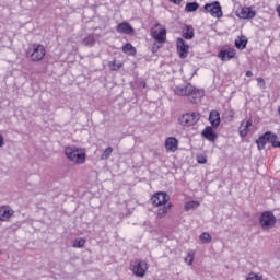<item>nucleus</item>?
Listing matches in <instances>:
<instances>
[{"instance_id": "1", "label": "nucleus", "mask_w": 280, "mask_h": 280, "mask_svg": "<svg viewBox=\"0 0 280 280\" xmlns=\"http://www.w3.org/2000/svg\"><path fill=\"white\" fill-rule=\"evenodd\" d=\"M151 202L153 207H162L158 209V218H165L166 213H170V210L172 209V203H167L170 202V195L164 191H158L153 194L151 197Z\"/></svg>"}, {"instance_id": "2", "label": "nucleus", "mask_w": 280, "mask_h": 280, "mask_svg": "<svg viewBox=\"0 0 280 280\" xmlns=\"http://www.w3.org/2000/svg\"><path fill=\"white\" fill-rule=\"evenodd\" d=\"M65 154L71 163L74 165H84L86 163V149L80 147H66Z\"/></svg>"}, {"instance_id": "3", "label": "nucleus", "mask_w": 280, "mask_h": 280, "mask_svg": "<svg viewBox=\"0 0 280 280\" xmlns=\"http://www.w3.org/2000/svg\"><path fill=\"white\" fill-rule=\"evenodd\" d=\"M279 136L272 133V131H266L264 135L259 136L256 140V145L258 150H266V144L271 143L273 148H280V141H278Z\"/></svg>"}, {"instance_id": "4", "label": "nucleus", "mask_w": 280, "mask_h": 280, "mask_svg": "<svg viewBox=\"0 0 280 280\" xmlns=\"http://www.w3.org/2000/svg\"><path fill=\"white\" fill-rule=\"evenodd\" d=\"M47 54V50L45 49V46L42 44H32L28 46L26 56L30 58L31 62H40L43 58H45Z\"/></svg>"}, {"instance_id": "5", "label": "nucleus", "mask_w": 280, "mask_h": 280, "mask_svg": "<svg viewBox=\"0 0 280 280\" xmlns=\"http://www.w3.org/2000/svg\"><path fill=\"white\" fill-rule=\"evenodd\" d=\"M152 38L160 45H163L167 40V30L161 24H155L150 32Z\"/></svg>"}, {"instance_id": "6", "label": "nucleus", "mask_w": 280, "mask_h": 280, "mask_svg": "<svg viewBox=\"0 0 280 280\" xmlns=\"http://www.w3.org/2000/svg\"><path fill=\"white\" fill-rule=\"evenodd\" d=\"M203 10H205L206 14L212 15L213 19H222V16H224V13L222 12V5L220 4V1L206 3L203 5Z\"/></svg>"}, {"instance_id": "7", "label": "nucleus", "mask_w": 280, "mask_h": 280, "mask_svg": "<svg viewBox=\"0 0 280 280\" xmlns=\"http://www.w3.org/2000/svg\"><path fill=\"white\" fill-rule=\"evenodd\" d=\"M200 120V114L197 112L186 113L178 118L180 126L189 128V126H196Z\"/></svg>"}, {"instance_id": "8", "label": "nucleus", "mask_w": 280, "mask_h": 280, "mask_svg": "<svg viewBox=\"0 0 280 280\" xmlns=\"http://www.w3.org/2000/svg\"><path fill=\"white\" fill-rule=\"evenodd\" d=\"M276 224L277 218H275V214H272V212L266 211L260 215V226L261 229H264V231L275 229Z\"/></svg>"}, {"instance_id": "9", "label": "nucleus", "mask_w": 280, "mask_h": 280, "mask_svg": "<svg viewBox=\"0 0 280 280\" xmlns=\"http://www.w3.org/2000/svg\"><path fill=\"white\" fill-rule=\"evenodd\" d=\"M198 93H200V91L191 84H187L186 86L175 88V95H179L180 97H187L189 95H198Z\"/></svg>"}, {"instance_id": "10", "label": "nucleus", "mask_w": 280, "mask_h": 280, "mask_svg": "<svg viewBox=\"0 0 280 280\" xmlns=\"http://www.w3.org/2000/svg\"><path fill=\"white\" fill-rule=\"evenodd\" d=\"M148 262L143 260H135L131 265V272L136 277H145V272H148Z\"/></svg>"}, {"instance_id": "11", "label": "nucleus", "mask_w": 280, "mask_h": 280, "mask_svg": "<svg viewBox=\"0 0 280 280\" xmlns=\"http://www.w3.org/2000/svg\"><path fill=\"white\" fill-rule=\"evenodd\" d=\"M176 49L182 60H185V58L189 56V44H187V42L180 37L176 39Z\"/></svg>"}, {"instance_id": "12", "label": "nucleus", "mask_w": 280, "mask_h": 280, "mask_svg": "<svg viewBox=\"0 0 280 280\" xmlns=\"http://www.w3.org/2000/svg\"><path fill=\"white\" fill-rule=\"evenodd\" d=\"M256 14L250 7H240L236 10V16L243 20L255 19Z\"/></svg>"}, {"instance_id": "13", "label": "nucleus", "mask_w": 280, "mask_h": 280, "mask_svg": "<svg viewBox=\"0 0 280 280\" xmlns=\"http://www.w3.org/2000/svg\"><path fill=\"white\" fill-rule=\"evenodd\" d=\"M237 55V51H235V48H228L220 50L219 58L222 60V62H226L228 60H233V58Z\"/></svg>"}, {"instance_id": "14", "label": "nucleus", "mask_w": 280, "mask_h": 280, "mask_svg": "<svg viewBox=\"0 0 280 280\" xmlns=\"http://www.w3.org/2000/svg\"><path fill=\"white\" fill-rule=\"evenodd\" d=\"M14 215V210L10 206L0 207V222H8Z\"/></svg>"}, {"instance_id": "15", "label": "nucleus", "mask_w": 280, "mask_h": 280, "mask_svg": "<svg viewBox=\"0 0 280 280\" xmlns=\"http://www.w3.org/2000/svg\"><path fill=\"white\" fill-rule=\"evenodd\" d=\"M164 147L166 152H176L178 150V139L168 137L165 139Z\"/></svg>"}, {"instance_id": "16", "label": "nucleus", "mask_w": 280, "mask_h": 280, "mask_svg": "<svg viewBox=\"0 0 280 280\" xmlns=\"http://www.w3.org/2000/svg\"><path fill=\"white\" fill-rule=\"evenodd\" d=\"M253 127V120L247 119L241 122V127L238 128L240 137H248V132H250V128Z\"/></svg>"}, {"instance_id": "17", "label": "nucleus", "mask_w": 280, "mask_h": 280, "mask_svg": "<svg viewBox=\"0 0 280 280\" xmlns=\"http://www.w3.org/2000/svg\"><path fill=\"white\" fill-rule=\"evenodd\" d=\"M116 32H118V34L130 35V34H135V28L130 25V23L122 22V23L117 25Z\"/></svg>"}, {"instance_id": "18", "label": "nucleus", "mask_w": 280, "mask_h": 280, "mask_svg": "<svg viewBox=\"0 0 280 280\" xmlns=\"http://www.w3.org/2000/svg\"><path fill=\"white\" fill-rule=\"evenodd\" d=\"M201 135L205 137V139L211 141L212 143H215V140L218 139V133H215V131H213V127L210 126L206 127Z\"/></svg>"}, {"instance_id": "19", "label": "nucleus", "mask_w": 280, "mask_h": 280, "mask_svg": "<svg viewBox=\"0 0 280 280\" xmlns=\"http://www.w3.org/2000/svg\"><path fill=\"white\" fill-rule=\"evenodd\" d=\"M209 121L212 126V128H218L221 124V118H220V112L218 110H211L209 114Z\"/></svg>"}, {"instance_id": "20", "label": "nucleus", "mask_w": 280, "mask_h": 280, "mask_svg": "<svg viewBox=\"0 0 280 280\" xmlns=\"http://www.w3.org/2000/svg\"><path fill=\"white\" fill-rule=\"evenodd\" d=\"M234 45L236 47V49H240L241 51L246 49V46L248 45V39L246 38V36H238L235 42Z\"/></svg>"}, {"instance_id": "21", "label": "nucleus", "mask_w": 280, "mask_h": 280, "mask_svg": "<svg viewBox=\"0 0 280 280\" xmlns=\"http://www.w3.org/2000/svg\"><path fill=\"white\" fill-rule=\"evenodd\" d=\"M194 36H195L194 26L186 25L183 30V38H185V40H191Z\"/></svg>"}, {"instance_id": "22", "label": "nucleus", "mask_w": 280, "mask_h": 280, "mask_svg": "<svg viewBox=\"0 0 280 280\" xmlns=\"http://www.w3.org/2000/svg\"><path fill=\"white\" fill-rule=\"evenodd\" d=\"M122 51L128 56H137V48H135V46H132L130 43H127L122 46Z\"/></svg>"}, {"instance_id": "23", "label": "nucleus", "mask_w": 280, "mask_h": 280, "mask_svg": "<svg viewBox=\"0 0 280 280\" xmlns=\"http://www.w3.org/2000/svg\"><path fill=\"white\" fill-rule=\"evenodd\" d=\"M108 67L110 71H119V69L124 67V62H117V60L114 59L113 61H109Z\"/></svg>"}, {"instance_id": "24", "label": "nucleus", "mask_w": 280, "mask_h": 280, "mask_svg": "<svg viewBox=\"0 0 280 280\" xmlns=\"http://www.w3.org/2000/svg\"><path fill=\"white\" fill-rule=\"evenodd\" d=\"M83 45H85V47H93V45H95V36L94 35H88L83 39Z\"/></svg>"}, {"instance_id": "25", "label": "nucleus", "mask_w": 280, "mask_h": 280, "mask_svg": "<svg viewBox=\"0 0 280 280\" xmlns=\"http://www.w3.org/2000/svg\"><path fill=\"white\" fill-rule=\"evenodd\" d=\"M200 207L199 201H188L185 203V211H191V209H198Z\"/></svg>"}, {"instance_id": "26", "label": "nucleus", "mask_w": 280, "mask_h": 280, "mask_svg": "<svg viewBox=\"0 0 280 280\" xmlns=\"http://www.w3.org/2000/svg\"><path fill=\"white\" fill-rule=\"evenodd\" d=\"M195 257H196V250H189L185 258L186 264H188V266H194Z\"/></svg>"}, {"instance_id": "27", "label": "nucleus", "mask_w": 280, "mask_h": 280, "mask_svg": "<svg viewBox=\"0 0 280 280\" xmlns=\"http://www.w3.org/2000/svg\"><path fill=\"white\" fill-rule=\"evenodd\" d=\"M198 8H200V4H198V2H189L186 4L185 11L186 12H196V10H198Z\"/></svg>"}, {"instance_id": "28", "label": "nucleus", "mask_w": 280, "mask_h": 280, "mask_svg": "<svg viewBox=\"0 0 280 280\" xmlns=\"http://www.w3.org/2000/svg\"><path fill=\"white\" fill-rule=\"evenodd\" d=\"M201 244H211V234L203 232L199 236Z\"/></svg>"}, {"instance_id": "29", "label": "nucleus", "mask_w": 280, "mask_h": 280, "mask_svg": "<svg viewBox=\"0 0 280 280\" xmlns=\"http://www.w3.org/2000/svg\"><path fill=\"white\" fill-rule=\"evenodd\" d=\"M86 244V240L85 238H77L73 242V248H84Z\"/></svg>"}, {"instance_id": "30", "label": "nucleus", "mask_w": 280, "mask_h": 280, "mask_svg": "<svg viewBox=\"0 0 280 280\" xmlns=\"http://www.w3.org/2000/svg\"><path fill=\"white\" fill-rule=\"evenodd\" d=\"M110 154H113V149L110 147L106 148L101 155L102 161H106L107 159H110Z\"/></svg>"}, {"instance_id": "31", "label": "nucleus", "mask_w": 280, "mask_h": 280, "mask_svg": "<svg viewBox=\"0 0 280 280\" xmlns=\"http://www.w3.org/2000/svg\"><path fill=\"white\" fill-rule=\"evenodd\" d=\"M197 163H199L200 165H205L207 163V155L198 154L197 155Z\"/></svg>"}, {"instance_id": "32", "label": "nucleus", "mask_w": 280, "mask_h": 280, "mask_svg": "<svg viewBox=\"0 0 280 280\" xmlns=\"http://www.w3.org/2000/svg\"><path fill=\"white\" fill-rule=\"evenodd\" d=\"M256 81L260 89H266V81L264 80V78H257Z\"/></svg>"}, {"instance_id": "33", "label": "nucleus", "mask_w": 280, "mask_h": 280, "mask_svg": "<svg viewBox=\"0 0 280 280\" xmlns=\"http://www.w3.org/2000/svg\"><path fill=\"white\" fill-rule=\"evenodd\" d=\"M159 49H161V45L159 43H154L152 46V52L156 54V51H159Z\"/></svg>"}, {"instance_id": "34", "label": "nucleus", "mask_w": 280, "mask_h": 280, "mask_svg": "<svg viewBox=\"0 0 280 280\" xmlns=\"http://www.w3.org/2000/svg\"><path fill=\"white\" fill-rule=\"evenodd\" d=\"M171 3H174L175 5H180L183 3V0H170Z\"/></svg>"}, {"instance_id": "35", "label": "nucleus", "mask_w": 280, "mask_h": 280, "mask_svg": "<svg viewBox=\"0 0 280 280\" xmlns=\"http://www.w3.org/2000/svg\"><path fill=\"white\" fill-rule=\"evenodd\" d=\"M5 141L3 139V136L0 133V148H3Z\"/></svg>"}, {"instance_id": "36", "label": "nucleus", "mask_w": 280, "mask_h": 280, "mask_svg": "<svg viewBox=\"0 0 280 280\" xmlns=\"http://www.w3.org/2000/svg\"><path fill=\"white\" fill-rule=\"evenodd\" d=\"M246 78H253V71L248 70L245 73Z\"/></svg>"}]
</instances>
